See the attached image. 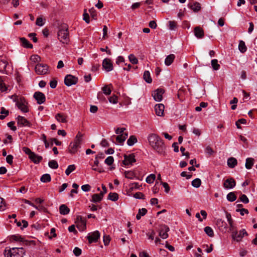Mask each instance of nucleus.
I'll use <instances>...</instances> for the list:
<instances>
[{"mask_svg": "<svg viewBox=\"0 0 257 257\" xmlns=\"http://www.w3.org/2000/svg\"><path fill=\"white\" fill-rule=\"evenodd\" d=\"M35 71L38 75H44L48 71V66L46 64H38L35 66Z\"/></svg>", "mask_w": 257, "mask_h": 257, "instance_id": "nucleus-9", "label": "nucleus"}, {"mask_svg": "<svg viewBox=\"0 0 257 257\" xmlns=\"http://www.w3.org/2000/svg\"><path fill=\"white\" fill-rule=\"evenodd\" d=\"M14 97V101L16 102V105L23 112H27L29 111V108L27 106L28 103L24 98H20L19 100L18 97L16 95H13L12 98Z\"/></svg>", "mask_w": 257, "mask_h": 257, "instance_id": "nucleus-5", "label": "nucleus"}, {"mask_svg": "<svg viewBox=\"0 0 257 257\" xmlns=\"http://www.w3.org/2000/svg\"><path fill=\"white\" fill-rule=\"evenodd\" d=\"M159 227L158 232L160 237L162 239L167 238L169 236L168 232L170 231L169 227L165 224L160 225Z\"/></svg>", "mask_w": 257, "mask_h": 257, "instance_id": "nucleus-7", "label": "nucleus"}, {"mask_svg": "<svg viewBox=\"0 0 257 257\" xmlns=\"http://www.w3.org/2000/svg\"><path fill=\"white\" fill-rule=\"evenodd\" d=\"M146 235L149 239L153 240L155 238V232L154 230H152L150 232H148L146 233Z\"/></svg>", "mask_w": 257, "mask_h": 257, "instance_id": "nucleus-49", "label": "nucleus"}, {"mask_svg": "<svg viewBox=\"0 0 257 257\" xmlns=\"http://www.w3.org/2000/svg\"><path fill=\"white\" fill-rule=\"evenodd\" d=\"M204 231L210 237L214 235V232L212 229L209 226H206L204 228Z\"/></svg>", "mask_w": 257, "mask_h": 257, "instance_id": "nucleus-40", "label": "nucleus"}, {"mask_svg": "<svg viewBox=\"0 0 257 257\" xmlns=\"http://www.w3.org/2000/svg\"><path fill=\"white\" fill-rule=\"evenodd\" d=\"M254 164V159L252 158H248L246 159L245 166L247 169H250Z\"/></svg>", "mask_w": 257, "mask_h": 257, "instance_id": "nucleus-30", "label": "nucleus"}, {"mask_svg": "<svg viewBox=\"0 0 257 257\" xmlns=\"http://www.w3.org/2000/svg\"><path fill=\"white\" fill-rule=\"evenodd\" d=\"M48 165L52 169H56L58 168V164L55 160L50 161Z\"/></svg>", "mask_w": 257, "mask_h": 257, "instance_id": "nucleus-43", "label": "nucleus"}, {"mask_svg": "<svg viewBox=\"0 0 257 257\" xmlns=\"http://www.w3.org/2000/svg\"><path fill=\"white\" fill-rule=\"evenodd\" d=\"M13 156L12 155H9L8 156H7L6 161L8 164L12 165L13 162Z\"/></svg>", "mask_w": 257, "mask_h": 257, "instance_id": "nucleus-64", "label": "nucleus"}, {"mask_svg": "<svg viewBox=\"0 0 257 257\" xmlns=\"http://www.w3.org/2000/svg\"><path fill=\"white\" fill-rule=\"evenodd\" d=\"M40 57L37 55H33L31 56L30 58L31 60L34 63L39 62L40 61Z\"/></svg>", "mask_w": 257, "mask_h": 257, "instance_id": "nucleus-54", "label": "nucleus"}, {"mask_svg": "<svg viewBox=\"0 0 257 257\" xmlns=\"http://www.w3.org/2000/svg\"><path fill=\"white\" fill-rule=\"evenodd\" d=\"M22 150L24 153L28 155L29 157L33 153L29 148L26 147H23Z\"/></svg>", "mask_w": 257, "mask_h": 257, "instance_id": "nucleus-60", "label": "nucleus"}, {"mask_svg": "<svg viewBox=\"0 0 257 257\" xmlns=\"http://www.w3.org/2000/svg\"><path fill=\"white\" fill-rule=\"evenodd\" d=\"M113 158L112 156H109L106 158V159L105 160L104 162L107 165L110 166L113 164Z\"/></svg>", "mask_w": 257, "mask_h": 257, "instance_id": "nucleus-53", "label": "nucleus"}, {"mask_svg": "<svg viewBox=\"0 0 257 257\" xmlns=\"http://www.w3.org/2000/svg\"><path fill=\"white\" fill-rule=\"evenodd\" d=\"M128 59L133 64H137L138 63V59L134 54H130L128 56Z\"/></svg>", "mask_w": 257, "mask_h": 257, "instance_id": "nucleus-46", "label": "nucleus"}, {"mask_svg": "<svg viewBox=\"0 0 257 257\" xmlns=\"http://www.w3.org/2000/svg\"><path fill=\"white\" fill-rule=\"evenodd\" d=\"M156 176L154 174H151L146 178V182L148 183H152L155 180Z\"/></svg>", "mask_w": 257, "mask_h": 257, "instance_id": "nucleus-48", "label": "nucleus"}, {"mask_svg": "<svg viewBox=\"0 0 257 257\" xmlns=\"http://www.w3.org/2000/svg\"><path fill=\"white\" fill-rule=\"evenodd\" d=\"M103 92L106 95H109L111 93V90L107 86H105L102 88Z\"/></svg>", "mask_w": 257, "mask_h": 257, "instance_id": "nucleus-59", "label": "nucleus"}, {"mask_svg": "<svg viewBox=\"0 0 257 257\" xmlns=\"http://www.w3.org/2000/svg\"><path fill=\"white\" fill-rule=\"evenodd\" d=\"M117 97L115 95H113L109 98V101L110 103L115 104L117 102Z\"/></svg>", "mask_w": 257, "mask_h": 257, "instance_id": "nucleus-62", "label": "nucleus"}, {"mask_svg": "<svg viewBox=\"0 0 257 257\" xmlns=\"http://www.w3.org/2000/svg\"><path fill=\"white\" fill-rule=\"evenodd\" d=\"M99 161L98 160L95 159V161L94 162V165L92 166V170L94 171H97L99 173H102L104 172V170L102 167L98 166Z\"/></svg>", "mask_w": 257, "mask_h": 257, "instance_id": "nucleus-27", "label": "nucleus"}, {"mask_svg": "<svg viewBox=\"0 0 257 257\" xmlns=\"http://www.w3.org/2000/svg\"><path fill=\"white\" fill-rule=\"evenodd\" d=\"M7 87H6L2 79L0 78V91L2 92H4L7 91Z\"/></svg>", "mask_w": 257, "mask_h": 257, "instance_id": "nucleus-50", "label": "nucleus"}, {"mask_svg": "<svg viewBox=\"0 0 257 257\" xmlns=\"http://www.w3.org/2000/svg\"><path fill=\"white\" fill-rule=\"evenodd\" d=\"M227 165L230 168H233L237 164V160L233 157L229 158L227 160Z\"/></svg>", "mask_w": 257, "mask_h": 257, "instance_id": "nucleus-24", "label": "nucleus"}, {"mask_svg": "<svg viewBox=\"0 0 257 257\" xmlns=\"http://www.w3.org/2000/svg\"><path fill=\"white\" fill-rule=\"evenodd\" d=\"M17 121L18 124L21 126H29L30 125V122L23 116H18L17 117Z\"/></svg>", "mask_w": 257, "mask_h": 257, "instance_id": "nucleus-19", "label": "nucleus"}, {"mask_svg": "<svg viewBox=\"0 0 257 257\" xmlns=\"http://www.w3.org/2000/svg\"><path fill=\"white\" fill-rule=\"evenodd\" d=\"M165 106L162 103L157 104L155 106V110L156 115L158 116H163L164 114Z\"/></svg>", "mask_w": 257, "mask_h": 257, "instance_id": "nucleus-18", "label": "nucleus"}, {"mask_svg": "<svg viewBox=\"0 0 257 257\" xmlns=\"http://www.w3.org/2000/svg\"><path fill=\"white\" fill-rule=\"evenodd\" d=\"M100 234L97 230L89 233L87 236L89 243L96 242L100 237Z\"/></svg>", "mask_w": 257, "mask_h": 257, "instance_id": "nucleus-11", "label": "nucleus"}, {"mask_svg": "<svg viewBox=\"0 0 257 257\" xmlns=\"http://www.w3.org/2000/svg\"><path fill=\"white\" fill-rule=\"evenodd\" d=\"M236 185V182L233 178H229L225 180L223 183V186L226 189H231Z\"/></svg>", "mask_w": 257, "mask_h": 257, "instance_id": "nucleus-14", "label": "nucleus"}, {"mask_svg": "<svg viewBox=\"0 0 257 257\" xmlns=\"http://www.w3.org/2000/svg\"><path fill=\"white\" fill-rule=\"evenodd\" d=\"M83 19L85 22L88 24L90 22L89 20V16L88 13H86V10H84V14L83 15Z\"/></svg>", "mask_w": 257, "mask_h": 257, "instance_id": "nucleus-52", "label": "nucleus"}, {"mask_svg": "<svg viewBox=\"0 0 257 257\" xmlns=\"http://www.w3.org/2000/svg\"><path fill=\"white\" fill-rule=\"evenodd\" d=\"M148 139L150 145L154 151L160 155H165L166 147L163 140L158 135L151 134L148 136Z\"/></svg>", "mask_w": 257, "mask_h": 257, "instance_id": "nucleus-1", "label": "nucleus"}, {"mask_svg": "<svg viewBox=\"0 0 257 257\" xmlns=\"http://www.w3.org/2000/svg\"><path fill=\"white\" fill-rule=\"evenodd\" d=\"M29 158L35 164L39 163L42 160V157L41 156L36 154L34 152L29 157Z\"/></svg>", "mask_w": 257, "mask_h": 257, "instance_id": "nucleus-22", "label": "nucleus"}, {"mask_svg": "<svg viewBox=\"0 0 257 257\" xmlns=\"http://www.w3.org/2000/svg\"><path fill=\"white\" fill-rule=\"evenodd\" d=\"M78 82V78L72 75H67L64 79L65 84L67 86H70L76 84Z\"/></svg>", "mask_w": 257, "mask_h": 257, "instance_id": "nucleus-10", "label": "nucleus"}, {"mask_svg": "<svg viewBox=\"0 0 257 257\" xmlns=\"http://www.w3.org/2000/svg\"><path fill=\"white\" fill-rule=\"evenodd\" d=\"M11 240H14L16 241H21L23 242L24 241V239L23 237H21V236L19 235H13L11 236Z\"/></svg>", "mask_w": 257, "mask_h": 257, "instance_id": "nucleus-41", "label": "nucleus"}, {"mask_svg": "<svg viewBox=\"0 0 257 257\" xmlns=\"http://www.w3.org/2000/svg\"><path fill=\"white\" fill-rule=\"evenodd\" d=\"M36 24L39 26H42L44 25L43 19L42 17H39L37 19Z\"/></svg>", "mask_w": 257, "mask_h": 257, "instance_id": "nucleus-58", "label": "nucleus"}, {"mask_svg": "<svg viewBox=\"0 0 257 257\" xmlns=\"http://www.w3.org/2000/svg\"><path fill=\"white\" fill-rule=\"evenodd\" d=\"M128 134L127 133H123V134H121V135H118L116 137V141L119 143L121 144L123 143L127 138Z\"/></svg>", "mask_w": 257, "mask_h": 257, "instance_id": "nucleus-25", "label": "nucleus"}, {"mask_svg": "<svg viewBox=\"0 0 257 257\" xmlns=\"http://www.w3.org/2000/svg\"><path fill=\"white\" fill-rule=\"evenodd\" d=\"M108 199L115 201L118 199V195L116 193H110L108 195Z\"/></svg>", "mask_w": 257, "mask_h": 257, "instance_id": "nucleus-37", "label": "nucleus"}, {"mask_svg": "<svg viewBox=\"0 0 257 257\" xmlns=\"http://www.w3.org/2000/svg\"><path fill=\"white\" fill-rule=\"evenodd\" d=\"M189 7L195 12H197L200 11L201 9L200 5L199 3L196 2L193 4H189Z\"/></svg>", "mask_w": 257, "mask_h": 257, "instance_id": "nucleus-29", "label": "nucleus"}, {"mask_svg": "<svg viewBox=\"0 0 257 257\" xmlns=\"http://www.w3.org/2000/svg\"><path fill=\"white\" fill-rule=\"evenodd\" d=\"M59 211L61 214L66 215L70 212L69 208L65 204H62L59 207Z\"/></svg>", "mask_w": 257, "mask_h": 257, "instance_id": "nucleus-26", "label": "nucleus"}, {"mask_svg": "<svg viewBox=\"0 0 257 257\" xmlns=\"http://www.w3.org/2000/svg\"><path fill=\"white\" fill-rule=\"evenodd\" d=\"M236 211L240 212V214L241 215H243L244 214V213H246V214L248 213V210L246 209H245V208H241V209L238 208L236 210Z\"/></svg>", "mask_w": 257, "mask_h": 257, "instance_id": "nucleus-61", "label": "nucleus"}, {"mask_svg": "<svg viewBox=\"0 0 257 257\" xmlns=\"http://www.w3.org/2000/svg\"><path fill=\"white\" fill-rule=\"evenodd\" d=\"M143 78L145 81L148 83H150L152 81V79L150 75V73L149 71H145L144 72Z\"/></svg>", "mask_w": 257, "mask_h": 257, "instance_id": "nucleus-31", "label": "nucleus"}, {"mask_svg": "<svg viewBox=\"0 0 257 257\" xmlns=\"http://www.w3.org/2000/svg\"><path fill=\"white\" fill-rule=\"evenodd\" d=\"M41 181L44 183L49 182L51 181V176L49 174H45L42 175Z\"/></svg>", "mask_w": 257, "mask_h": 257, "instance_id": "nucleus-39", "label": "nucleus"}, {"mask_svg": "<svg viewBox=\"0 0 257 257\" xmlns=\"http://www.w3.org/2000/svg\"><path fill=\"white\" fill-rule=\"evenodd\" d=\"M83 135L79 132L75 137L73 142H71L68 148V152L71 154H74L78 149L80 148V144L82 142Z\"/></svg>", "mask_w": 257, "mask_h": 257, "instance_id": "nucleus-4", "label": "nucleus"}, {"mask_svg": "<svg viewBox=\"0 0 257 257\" xmlns=\"http://www.w3.org/2000/svg\"><path fill=\"white\" fill-rule=\"evenodd\" d=\"M34 97L37 100L39 104H42L46 101V97L44 93L40 91H37L34 94Z\"/></svg>", "mask_w": 257, "mask_h": 257, "instance_id": "nucleus-15", "label": "nucleus"}, {"mask_svg": "<svg viewBox=\"0 0 257 257\" xmlns=\"http://www.w3.org/2000/svg\"><path fill=\"white\" fill-rule=\"evenodd\" d=\"M164 91L162 89H158L154 91L152 94L154 99L156 101H160L162 99V95L164 93Z\"/></svg>", "mask_w": 257, "mask_h": 257, "instance_id": "nucleus-17", "label": "nucleus"}, {"mask_svg": "<svg viewBox=\"0 0 257 257\" xmlns=\"http://www.w3.org/2000/svg\"><path fill=\"white\" fill-rule=\"evenodd\" d=\"M102 190H104V192H101L99 194H93L92 196V199L91 200V202H92L93 203H97V202H100L102 200L104 195L107 192V189L104 185H102Z\"/></svg>", "mask_w": 257, "mask_h": 257, "instance_id": "nucleus-8", "label": "nucleus"}, {"mask_svg": "<svg viewBox=\"0 0 257 257\" xmlns=\"http://www.w3.org/2000/svg\"><path fill=\"white\" fill-rule=\"evenodd\" d=\"M82 251L80 248L75 247L73 249V253L76 256H79L81 254Z\"/></svg>", "mask_w": 257, "mask_h": 257, "instance_id": "nucleus-57", "label": "nucleus"}, {"mask_svg": "<svg viewBox=\"0 0 257 257\" xmlns=\"http://www.w3.org/2000/svg\"><path fill=\"white\" fill-rule=\"evenodd\" d=\"M236 196L233 192L229 193L226 196L227 200L230 202H233L235 201L236 199Z\"/></svg>", "mask_w": 257, "mask_h": 257, "instance_id": "nucleus-36", "label": "nucleus"}, {"mask_svg": "<svg viewBox=\"0 0 257 257\" xmlns=\"http://www.w3.org/2000/svg\"><path fill=\"white\" fill-rule=\"evenodd\" d=\"M22 46L27 48H32L33 45L31 44L25 38L22 37L20 39Z\"/></svg>", "mask_w": 257, "mask_h": 257, "instance_id": "nucleus-23", "label": "nucleus"}, {"mask_svg": "<svg viewBox=\"0 0 257 257\" xmlns=\"http://www.w3.org/2000/svg\"><path fill=\"white\" fill-rule=\"evenodd\" d=\"M177 27V22L174 21H170L169 22V28L171 30H175Z\"/></svg>", "mask_w": 257, "mask_h": 257, "instance_id": "nucleus-44", "label": "nucleus"}, {"mask_svg": "<svg viewBox=\"0 0 257 257\" xmlns=\"http://www.w3.org/2000/svg\"><path fill=\"white\" fill-rule=\"evenodd\" d=\"M175 56L174 54H170L168 55L165 60V64L167 66L170 65L174 61Z\"/></svg>", "mask_w": 257, "mask_h": 257, "instance_id": "nucleus-28", "label": "nucleus"}, {"mask_svg": "<svg viewBox=\"0 0 257 257\" xmlns=\"http://www.w3.org/2000/svg\"><path fill=\"white\" fill-rule=\"evenodd\" d=\"M211 66L212 68L214 70H218L220 68V65L218 63V60L217 59H213L211 62Z\"/></svg>", "mask_w": 257, "mask_h": 257, "instance_id": "nucleus-35", "label": "nucleus"}, {"mask_svg": "<svg viewBox=\"0 0 257 257\" xmlns=\"http://www.w3.org/2000/svg\"><path fill=\"white\" fill-rule=\"evenodd\" d=\"M55 118L60 122L66 123L67 122V116L63 113H59L56 114Z\"/></svg>", "mask_w": 257, "mask_h": 257, "instance_id": "nucleus-21", "label": "nucleus"}, {"mask_svg": "<svg viewBox=\"0 0 257 257\" xmlns=\"http://www.w3.org/2000/svg\"><path fill=\"white\" fill-rule=\"evenodd\" d=\"M110 239L108 235L103 236V242L105 245H107L109 243Z\"/></svg>", "mask_w": 257, "mask_h": 257, "instance_id": "nucleus-63", "label": "nucleus"}, {"mask_svg": "<svg viewBox=\"0 0 257 257\" xmlns=\"http://www.w3.org/2000/svg\"><path fill=\"white\" fill-rule=\"evenodd\" d=\"M194 32L195 36L198 39H201L204 37V31L202 28L199 26L194 28Z\"/></svg>", "mask_w": 257, "mask_h": 257, "instance_id": "nucleus-20", "label": "nucleus"}, {"mask_svg": "<svg viewBox=\"0 0 257 257\" xmlns=\"http://www.w3.org/2000/svg\"><path fill=\"white\" fill-rule=\"evenodd\" d=\"M76 227L79 231H82L86 229V221L81 216L77 217Z\"/></svg>", "mask_w": 257, "mask_h": 257, "instance_id": "nucleus-13", "label": "nucleus"}, {"mask_svg": "<svg viewBox=\"0 0 257 257\" xmlns=\"http://www.w3.org/2000/svg\"><path fill=\"white\" fill-rule=\"evenodd\" d=\"M232 237L234 240L239 242L240 241L244 235H248V233L245 229H242L239 232L236 231L232 230Z\"/></svg>", "mask_w": 257, "mask_h": 257, "instance_id": "nucleus-6", "label": "nucleus"}, {"mask_svg": "<svg viewBox=\"0 0 257 257\" xmlns=\"http://www.w3.org/2000/svg\"><path fill=\"white\" fill-rule=\"evenodd\" d=\"M25 250L23 247H6L4 250L5 257H23Z\"/></svg>", "mask_w": 257, "mask_h": 257, "instance_id": "nucleus-2", "label": "nucleus"}, {"mask_svg": "<svg viewBox=\"0 0 257 257\" xmlns=\"http://www.w3.org/2000/svg\"><path fill=\"white\" fill-rule=\"evenodd\" d=\"M134 197L136 199H145V195L142 192H137L134 195Z\"/></svg>", "mask_w": 257, "mask_h": 257, "instance_id": "nucleus-56", "label": "nucleus"}, {"mask_svg": "<svg viewBox=\"0 0 257 257\" xmlns=\"http://www.w3.org/2000/svg\"><path fill=\"white\" fill-rule=\"evenodd\" d=\"M226 218L227 219V221H228V222L229 224V226H230V231H232L233 230V221L231 218V215L230 213H226Z\"/></svg>", "mask_w": 257, "mask_h": 257, "instance_id": "nucleus-32", "label": "nucleus"}, {"mask_svg": "<svg viewBox=\"0 0 257 257\" xmlns=\"http://www.w3.org/2000/svg\"><path fill=\"white\" fill-rule=\"evenodd\" d=\"M89 12L92 18L96 20L97 19V14L95 10L93 8H92L89 10Z\"/></svg>", "mask_w": 257, "mask_h": 257, "instance_id": "nucleus-51", "label": "nucleus"}, {"mask_svg": "<svg viewBox=\"0 0 257 257\" xmlns=\"http://www.w3.org/2000/svg\"><path fill=\"white\" fill-rule=\"evenodd\" d=\"M124 174L125 177L127 179H133L136 177L135 173L132 171H125Z\"/></svg>", "mask_w": 257, "mask_h": 257, "instance_id": "nucleus-33", "label": "nucleus"}, {"mask_svg": "<svg viewBox=\"0 0 257 257\" xmlns=\"http://www.w3.org/2000/svg\"><path fill=\"white\" fill-rule=\"evenodd\" d=\"M137 139L135 136H131L127 141V144L132 146L137 142Z\"/></svg>", "mask_w": 257, "mask_h": 257, "instance_id": "nucleus-34", "label": "nucleus"}, {"mask_svg": "<svg viewBox=\"0 0 257 257\" xmlns=\"http://www.w3.org/2000/svg\"><path fill=\"white\" fill-rule=\"evenodd\" d=\"M102 66L103 68L106 72H110L113 69L112 63L111 61V60L109 58H105L103 60Z\"/></svg>", "mask_w": 257, "mask_h": 257, "instance_id": "nucleus-12", "label": "nucleus"}, {"mask_svg": "<svg viewBox=\"0 0 257 257\" xmlns=\"http://www.w3.org/2000/svg\"><path fill=\"white\" fill-rule=\"evenodd\" d=\"M75 168L74 165H70L68 166L65 171L66 174L68 176L71 172L75 170Z\"/></svg>", "mask_w": 257, "mask_h": 257, "instance_id": "nucleus-45", "label": "nucleus"}, {"mask_svg": "<svg viewBox=\"0 0 257 257\" xmlns=\"http://www.w3.org/2000/svg\"><path fill=\"white\" fill-rule=\"evenodd\" d=\"M124 159L123 161V164L124 165H132L133 163L136 162V160L135 156L134 154H131L128 155H125L124 156Z\"/></svg>", "mask_w": 257, "mask_h": 257, "instance_id": "nucleus-16", "label": "nucleus"}, {"mask_svg": "<svg viewBox=\"0 0 257 257\" xmlns=\"http://www.w3.org/2000/svg\"><path fill=\"white\" fill-rule=\"evenodd\" d=\"M239 199L244 203H248L249 202V199L245 194L241 195Z\"/></svg>", "mask_w": 257, "mask_h": 257, "instance_id": "nucleus-55", "label": "nucleus"}, {"mask_svg": "<svg viewBox=\"0 0 257 257\" xmlns=\"http://www.w3.org/2000/svg\"><path fill=\"white\" fill-rule=\"evenodd\" d=\"M201 184V181L199 178H196L192 181V185L195 188H198L200 187Z\"/></svg>", "mask_w": 257, "mask_h": 257, "instance_id": "nucleus-42", "label": "nucleus"}, {"mask_svg": "<svg viewBox=\"0 0 257 257\" xmlns=\"http://www.w3.org/2000/svg\"><path fill=\"white\" fill-rule=\"evenodd\" d=\"M238 49L241 53H244L246 51V47L245 45V43L243 41H240L239 42L238 45Z\"/></svg>", "mask_w": 257, "mask_h": 257, "instance_id": "nucleus-38", "label": "nucleus"}, {"mask_svg": "<svg viewBox=\"0 0 257 257\" xmlns=\"http://www.w3.org/2000/svg\"><path fill=\"white\" fill-rule=\"evenodd\" d=\"M58 39L64 44H67L69 41V37L68 33V26L63 24L58 27Z\"/></svg>", "mask_w": 257, "mask_h": 257, "instance_id": "nucleus-3", "label": "nucleus"}, {"mask_svg": "<svg viewBox=\"0 0 257 257\" xmlns=\"http://www.w3.org/2000/svg\"><path fill=\"white\" fill-rule=\"evenodd\" d=\"M141 186L138 183H133L129 185V190L132 191L134 189H139Z\"/></svg>", "mask_w": 257, "mask_h": 257, "instance_id": "nucleus-47", "label": "nucleus"}]
</instances>
